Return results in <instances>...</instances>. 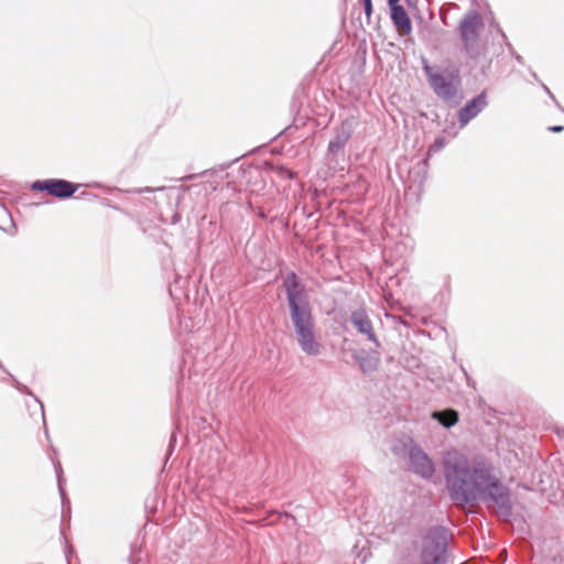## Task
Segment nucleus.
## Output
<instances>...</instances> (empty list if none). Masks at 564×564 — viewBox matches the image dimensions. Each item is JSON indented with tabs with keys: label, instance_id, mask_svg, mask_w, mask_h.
<instances>
[{
	"label": "nucleus",
	"instance_id": "obj_1",
	"mask_svg": "<svg viewBox=\"0 0 564 564\" xmlns=\"http://www.w3.org/2000/svg\"><path fill=\"white\" fill-rule=\"evenodd\" d=\"M444 475L452 499L463 505L478 498L495 506L503 516L511 511L510 494L507 487L490 474L484 463H470L456 452H448L444 458Z\"/></svg>",
	"mask_w": 564,
	"mask_h": 564
},
{
	"label": "nucleus",
	"instance_id": "obj_2",
	"mask_svg": "<svg viewBox=\"0 0 564 564\" xmlns=\"http://www.w3.org/2000/svg\"><path fill=\"white\" fill-rule=\"evenodd\" d=\"M284 286L296 341L305 354L316 356L321 352L322 345L316 338L308 300L299 284L295 273H290L286 276Z\"/></svg>",
	"mask_w": 564,
	"mask_h": 564
},
{
	"label": "nucleus",
	"instance_id": "obj_3",
	"mask_svg": "<svg viewBox=\"0 0 564 564\" xmlns=\"http://www.w3.org/2000/svg\"><path fill=\"white\" fill-rule=\"evenodd\" d=\"M447 543V532L443 528L432 529L425 536L422 564H443Z\"/></svg>",
	"mask_w": 564,
	"mask_h": 564
},
{
	"label": "nucleus",
	"instance_id": "obj_4",
	"mask_svg": "<svg viewBox=\"0 0 564 564\" xmlns=\"http://www.w3.org/2000/svg\"><path fill=\"white\" fill-rule=\"evenodd\" d=\"M77 184L57 178L36 181L32 184V189L46 192L47 194L57 198L70 197L77 191Z\"/></svg>",
	"mask_w": 564,
	"mask_h": 564
},
{
	"label": "nucleus",
	"instance_id": "obj_5",
	"mask_svg": "<svg viewBox=\"0 0 564 564\" xmlns=\"http://www.w3.org/2000/svg\"><path fill=\"white\" fill-rule=\"evenodd\" d=\"M410 468L423 478H431L435 473V466L431 458L420 448L410 452Z\"/></svg>",
	"mask_w": 564,
	"mask_h": 564
},
{
	"label": "nucleus",
	"instance_id": "obj_6",
	"mask_svg": "<svg viewBox=\"0 0 564 564\" xmlns=\"http://www.w3.org/2000/svg\"><path fill=\"white\" fill-rule=\"evenodd\" d=\"M390 18L397 29V32L400 36H406L412 32V23L409 14L405 9L397 3L394 6H390Z\"/></svg>",
	"mask_w": 564,
	"mask_h": 564
},
{
	"label": "nucleus",
	"instance_id": "obj_7",
	"mask_svg": "<svg viewBox=\"0 0 564 564\" xmlns=\"http://www.w3.org/2000/svg\"><path fill=\"white\" fill-rule=\"evenodd\" d=\"M487 105L486 94L481 93L459 110L458 117L462 126L467 124Z\"/></svg>",
	"mask_w": 564,
	"mask_h": 564
},
{
	"label": "nucleus",
	"instance_id": "obj_8",
	"mask_svg": "<svg viewBox=\"0 0 564 564\" xmlns=\"http://www.w3.org/2000/svg\"><path fill=\"white\" fill-rule=\"evenodd\" d=\"M429 82L433 90L441 97L449 99L455 95V88L451 82L441 74H430Z\"/></svg>",
	"mask_w": 564,
	"mask_h": 564
},
{
	"label": "nucleus",
	"instance_id": "obj_9",
	"mask_svg": "<svg viewBox=\"0 0 564 564\" xmlns=\"http://www.w3.org/2000/svg\"><path fill=\"white\" fill-rule=\"evenodd\" d=\"M481 26L478 15H467L460 23V34L466 43L474 42Z\"/></svg>",
	"mask_w": 564,
	"mask_h": 564
},
{
	"label": "nucleus",
	"instance_id": "obj_10",
	"mask_svg": "<svg viewBox=\"0 0 564 564\" xmlns=\"http://www.w3.org/2000/svg\"><path fill=\"white\" fill-rule=\"evenodd\" d=\"M351 322L361 334H365L368 337L369 340L377 343L372 323L364 310L354 312L351 315Z\"/></svg>",
	"mask_w": 564,
	"mask_h": 564
},
{
	"label": "nucleus",
	"instance_id": "obj_11",
	"mask_svg": "<svg viewBox=\"0 0 564 564\" xmlns=\"http://www.w3.org/2000/svg\"><path fill=\"white\" fill-rule=\"evenodd\" d=\"M433 417L437 419L438 422L445 427H451L458 422V413L452 409L434 412Z\"/></svg>",
	"mask_w": 564,
	"mask_h": 564
},
{
	"label": "nucleus",
	"instance_id": "obj_12",
	"mask_svg": "<svg viewBox=\"0 0 564 564\" xmlns=\"http://www.w3.org/2000/svg\"><path fill=\"white\" fill-rule=\"evenodd\" d=\"M445 144V140L443 138L436 139L434 143L430 147L429 153L440 151Z\"/></svg>",
	"mask_w": 564,
	"mask_h": 564
},
{
	"label": "nucleus",
	"instance_id": "obj_13",
	"mask_svg": "<svg viewBox=\"0 0 564 564\" xmlns=\"http://www.w3.org/2000/svg\"><path fill=\"white\" fill-rule=\"evenodd\" d=\"M362 1H364V7H365V13H366L367 18L370 19V17L372 14L371 0H362Z\"/></svg>",
	"mask_w": 564,
	"mask_h": 564
},
{
	"label": "nucleus",
	"instance_id": "obj_14",
	"mask_svg": "<svg viewBox=\"0 0 564 564\" xmlns=\"http://www.w3.org/2000/svg\"><path fill=\"white\" fill-rule=\"evenodd\" d=\"M154 189L151 188V187H143V188H135V189H132L131 192L132 193H137V194H141V193H144V192H153Z\"/></svg>",
	"mask_w": 564,
	"mask_h": 564
},
{
	"label": "nucleus",
	"instance_id": "obj_15",
	"mask_svg": "<svg viewBox=\"0 0 564 564\" xmlns=\"http://www.w3.org/2000/svg\"><path fill=\"white\" fill-rule=\"evenodd\" d=\"M563 130H564L563 126H552V127H549V131H551V132H561Z\"/></svg>",
	"mask_w": 564,
	"mask_h": 564
},
{
	"label": "nucleus",
	"instance_id": "obj_16",
	"mask_svg": "<svg viewBox=\"0 0 564 564\" xmlns=\"http://www.w3.org/2000/svg\"><path fill=\"white\" fill-rule=\"evenodd\" d=\"M399 2H400V0H388L389 7L390 6H394V4L399 3Z\"/></svg>",
	"mask_w": 564,
	"mask_h": 564
}]
</instances>
